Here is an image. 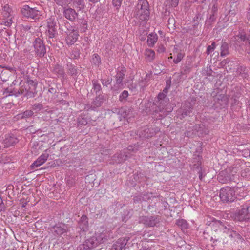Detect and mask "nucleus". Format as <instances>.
Here are the masks:
<instances>
[{
  "instance_id": "nucleus-58",
  "label": "nucleus",
  "mask_w": 250,
  "mask_h": 250,
  "mask_svg": "<svg viewBox=\"0 0 250 250\" xmlns=\"http://www.w3.org/2000/svg\"><path fill=\"white\" fill-rule=\"evenodd\" d=\"M246 52L247 58L250 62V46L246 48Z\"/></svg>"
},
{
  "instance_id": "nucleus-61",
  "label": "nucleus",
  "mask_w": 250,
  "mask_h": 250,
  "mask_svg": "<svg viewBox=\"0 0 250 250\" xmlns=\"http://www.w3.org/2000/svg\"><path fill=\"white\" fill-rule=\"evenodd\" d=\"M143 33H144V35H140L139 36V39L141 41H144L146 39V36L147 35V31H144Z\"/></svg>"
},
{
  "instance_id": "nucleus-39",
  "label": "nucleus",
  "mask_w": 250,
  "mask_h": 250,
  "mask_svg": "<svg viewBox=\"0 0 250 250\" xmlns=\"http://www.w3.org/2000/svg\"><path fill=\"white\" fill-rule=\"evenodd\" d=\"M77 123L79 125H85L88 123V120L84 116L81 115L77 119Z\"/></svg>"
},
{
  "instance_id": "nucleus-4",
  "label": "nucleus",
  "mask_w": 250,
  "mask_h": 250,
  "mask_svg": "<svg viewBox=\"0 0 250 250\" xmlns=\"http://www.w3.org/2000/svg\"><path fill=\"white\" fill-rule=\"evenodd\" d=\"M56 21L54 18H50L46 20V29L45 35L48 43H51L58 37V34L57 30Z\"/></svg>"
},
{
  "instance_id": "nucleus-57",
  "label": "nucleus",
  "mask_w": 250,
  "mask_h": 250,
  "mask_svg": "<svg viewBox=\"0 0 250 250\" xmlns=\"http://www.w3.org/2000/svg\"><path fill=\"white\" fill-rule=\"evenodd\" d=\"M217 10H218L217 5H216V3L213 4L212 9H211V14L216 15Z\"/></svg>"
},
{
  "instance_id": "nucleus-63",
  "label": "nucleus",
  "mask_w": 250,
  "mask_h": 250,
  "mask_svg": "<svg viewBox=\"0 0 250 250\" xmlns=\"http://www.w3.org/2000/svg\"><path fill=\"white\" fill-rule=\"evenodd\" d=\"M166 96V94H164V93H160L158 95L157 98L159 100H161L164 99Z\"/></svg>"
},
{
  "instance_id": "nucleus-17",
  "label": "nucleus",
  "mask_w": 250,
  "mask_h": 250,
  "mask_svg": "<svg viewBox=\"0 0 250 250\" xmlns=\"http://www.w3.org/2000/svg\"><path fill=\"white\" fill-rule=\"evenodd\" d=\"M126 151L123 150L119 153L114 154L112 157L113 164H120L124 162L128 157V154H126Z\"/></svg>"
},
{
  "instance_id": "nucleus-29",
  "label": "nucleus",
  "mask_w": 250,
  "mask_h": 250,
  "mask_svg": "<svg viewBox=\"0 0 250 250\" xmlns=\"http://www.w3.org/2000/svg\"><path fill=\"white\" fill-rule=\"evenodd\" d=\"M96 238V241H97V245L103 243L108 240V237L105 235V234L103 233L95 234V235Z\"/></svg>"
},
{
  "instance_id": "nucleus-49",
  "label": "nucleus",
  "mask_w": 250,
  "mask_h": 250,
  "mask_svg": "<svg viewBox=\"0 0 250 250\" xmlns=\"http://www.w3.org/2000/svg\"><path fill=\"white\" fill-rule=\"evenodd\" d=\"M122 1V0H112L113 5L116 9H118L120 7Z\"/></svg>"
},
{
  "instance_id": "nucleus-47",
  "label": "nucleus",
  "mask_w": 250,
  "mask_h": 250,
  "mask_svg": "<svg viewBox=\"0 0 250 250\" xmlns=\"http://www.w3.org/2000/svg\"><path fill=\"white\" fill-rule=\"evenodd\" d=\"M216 47V44L215 42H213L211 45H208L206 51V54L207 55L210 54L211 52H213Z\"/></svg>"
},
{
  "instance_id": "nucleus-60",
  "label": "nucleus",
  "mask_w": 250,
  "mask_h": 250,
  "mask_svg": "<svg viewBox=\"0 0 250 250\" xmlns=\"http://www.w3.org/2000/svg\"><path fill=\"white\" fill-rule=\"evenodd\" d=\"M198 26V22H195L194 23V24L191 26H188L189 28H190L192 29V31L196 32V29L197 28V26Z\"/></svg>"
},
{
  "instance_id": "nucleus-46",
  "label": "nucleus",
  "mask_w": 250,
  "mask_h": 250,
  "mask_svg": "<svg viewBox=\"0 0 250 250\" xmlns=\"http://www.w3.org/2000/svg\"><path fill=\"white\" fill-rule=\"evenodd\" d=\"M184 54L181 52L177 53L176 57L173 59V62L175 64L178 63L183 58Z\"/></svg>"
},
{
  "instance_id": "nucleus-34",
  "label": "nucleus",
  "mask_w": 250,
  "mask_h": 250,
  "mask_svg": "<svg viewBox=\"0 0 250 250\" xmlns=\"http://www.w3.org/2000/svg\"><path fill=\"white\" fill-rule=\"evenodd\" d=\"M93 89L96 94L99 93L101 89V85L97 80L92 81Z\"/></svg>"
},
{
  "instance_id": "nucleus-26",
  "label": "nucleus",
  "mask_w": 250,
  "mask_h": 250,
  "mask_svg": "<svg viewBox=\"0 0 250 250\" xmlns=\"http://www.w3.org/2000/svg\"><path fill=\"white\" fill-rule=\"evenodd\" d=\"M103 95H99L98 96L95 98L91 104V108L93 110H95V109L101 105L103 103Z\"/></svg>"
},
{
  "instance_id": "nucleus-42",
  "label": "nucleus",
  "mask_w": 250,
  "mask_h": 250,
  "mask_svg": "<svg viewBox=\"0 0 250 250\" xmlns=\"http://www.w3.org/2000/svg\"><path fill=\"white\" fill-rule=\"evenodd\" d=\"M73 4L75 7L79 8V10L83 9L84 7L83 0H75L73 2Z\"/></svg>"
},
{
  "instance_id": "nucleus-38",
  "label": "nucleus",
  "mask_w": 250,
  "mask_h": 250,
  "mask_svg": "<svg viewBox=\"0 0 250 250\" xmlns=\"http://www.w3.org/2000/svg\"><path fill=\"white\" fill-rule=\"evenodd\" d=\"M45 162H43L42 160V159L40 158V157L38 158V159L33 162V163L31 165V168L32 169H34L36 168L40 167Z\"/></svg>"
},
{
  "instance_id": "nucleus-8",
  "label": "nucleus",
  "mask_w": 250,
  "mask_h": 250,
  "mask_svg": "<svg viewBox=\"0 0 250 250\" xmlns=\"http://www.w3.org/2000/svg\"><path fill=\"white\" fill-rule=\"evenodd\" d=\"M158 131L159 129L158 128L146 126L140 129L138 131V133L139 137L144 139L152 137Z\"/></svg>"
},
{
  "instance_id": "nucleus-44",
  "label": "nucleus",
  "mask_w": 250,
  "mask_h": 250,
  "mask_svg": "<svg viewBox=\"0 0 250 250\" xmlns=\"http://www.w3.org/2000/svg\"><path fill=\"white\" fill-rule=\"evenodd\" d=\"M56 4L59 6H64L69 4L72 0H54Z\"/></svg>"
},
{
  "instance_id": "nucleus-55",
  "label": "nucleus",
  "mask_w": 250,
  "mask_h": 250,
  "mask_svg": "<svg viewBox=\"0 0 250 250\" xmlns=\"http://www.w3.org/2000/svg\"><path fill=\"white\" fill-rule=\"evenodd\" d=\"M133 200L134 203H139L140 202L143 201L142 194L140 195L135 196L133 197Z\"/></svg>"
},
{
  "instance_id": "nucleus-27",
  "label": "nucleus",
  "mask_w": 250,
  "mask_h": 250,
  "mask_svg": "<svg viewBox=\"0 0 250 250\" xmlns=\"http://www.w3.org/2000/svg\"><path fill=\"white\" fill-rule=\"evenodd\" d=\"M158 40V36L156 33H151L148 36L147 42L149 47H153Z\"/></svg>"
},
{
  "instance_id": "nucleus-54",
  "label": "nucleus",
  "mask_w": 250,
  "mask_h": 250,
  "mask_svg": "<svg viewBox=\"0 0 250 250\" xmlns=\"http://www.w3.org/2000/svg\"><path fill=\"white\" fill-rule=\"evenodd\" d=\"M191 112V110L189 108L188 109H184L181 114L182 118H185L186 116L189 115Z\"/></svg>"
},
{
  "instance_id": "nucleus-31",
  "label": "nucleus",
  "mask_w": 250,
  "mask_h": 250,
  "mask_svg": "<svg viewBox=\"0 0 250 250\" xmlns=\"http://www.w3.org/2000/svg\"><path fill=\"white\" fill-rule=\"evenodd\" d=\"M237 74L244 78L248 77V70L247 68L243 66H240L237 68Z\"/></svg>"
},
{
  "instance_id": "nucleus-19",
  "label": "nucleus",
  "mask_w": 250,
  "mask_h": 250,
  "mask_svg": "<svg viewBox=\"0 0 250 250\" xmlns=\"http://www.w3.org/2000/svg\"><path fill=\"white\" fill-rule=\"evenodd\" d=\"M67 36L65 40L68 45L73 44L77 40L79 36L78 31L74 29L67 33Z\"/></svg>"
},
{
  "instance_id": "nucleus-21",
  "label": "nucleus",
  "mask_w": 250,
  "mask_h": 250,
  "mask_svg": "<svg viewBox=\"0 0 250 250\" xmlns=\"http://www.w3.org/2000/svg\"><path fill=\"white\" fill-rule=\"evenodd\" d=\"M124 76L125 70H124V69H122L120 71H118L117 74L116 75V85H115L113 87H111V90L114 91L116 90V87L118 88L120 86V85L122 84V82Z\"/></svg>"
},
{
  "instance_id": "nucleus-16",
  "label": "nucleus",
  "mask_w": 250,
  "mask_h": 250,
  "mask_svg": "<svg viewBox=\"0 0 250 250\" xmlns=\"http://www.w3.org/2000/svg\"><path fill=\"white\" fill-rule=\"evenodd\" d=\"M67 73L71 76L75 81H77L78 75L80 74V70L72 63L67 64Z\"/></svg>"
},
{
  "instance_id": "nucleus-28",
  "label": "nucleus",
  "mask_w": 250,
  "mask_h": 250,
  "mask_svg": "<svg viewBox=\"0 0 250 250\" xmlns=\"http://www.w3.org/2000/svg\"><path fill=\"white\" fill-rule=\"evenodd\" d=\"M176 224L183 231L188 228V224L187 221L183 219H179L176 221Z\"/></svg>"
},
{
  "instance_id": "nucleus-1",
  "label": "nucleus",
  "mask_w": 250,
  "mask_h": 250,
  "mask_svg": "<svg viewBox=\"0 0 250 250\" xmlns=\"http://www.w3.org/2000/svg\"><path fill=\"white\" fill-rule=\"evenodd\" d=\"M208 225L212 227H218L219 229H222L224 232L229 234V237L234 241L239 242L244 241L241 235L236 231V228L226 221L222 222L213 219Z\"/></svg>"
},
{
  "instance_id": "nucleus-53",
  "label": "nucleus",
  "mask_w": 250,
  "mask_h": 250,
  "mask_svg": "<svg viewBox=\"0 0 250 250\" xmlns=\"http://www.w3.org/2000/svg\"><path fill=\"white\" fill-rule=\"evenodd\" d=\"M179 0H167V2L172 7H176L178 5Z\"/></svg>"
},
{
  "instance_id": "nucleus-14",
  "label": "nucleus",
  "mask_w": 250,
  "mask_h": 250,
  "mask_svg": "<svg viewBox=\"0 0 250 250\" xmlns=\"http://www.w3.org/2000/svg\"><path fill=\"white\" fill-rule=\"evenodd\" d=\"M63 14L65 18L71 21H75L78 18V13L71 8L64 7Z\"/></svg>"
},
{
  "instance_id": "nucleus-30",
  "label": "nucleus",
  "mask_w": 250,
  "mask_h": 250,
  "mask_svg": "<svg viewBox=\"0 0 250 250\" xmlns=\"http://www.w3.org/2000/svg\"><path fill=\"white\" fill-rule=\"evenodd\" d=\"M139 150L138 146H129L128 147L123 149L124 151H126V154H128V156L130 157L132 155V153H136Z\"/></svg>"
},
{
  "instance_id": "nucleus-36",
  "label": "nucleus",
  "mask_w": 250,
  "mask_h": 250,
  "mask_svg": "<svg viewBox=\"0 0 250 250\" xmlns=\"http://www.w3.org/2000/svg\"><path fill=\"white\" fill-rule=\"evenodd\" d=\"M33 115V112L32 110H26L23 113L18 115L19 118L21 119L27 118L31 117Z\"/></svg>"
},
{
  "instance_id": "nucleus-15",
  "label": "nucleus",
  "mask_w": 250,
  "mask_h": 250,
  "mask_svg": "<svg viewBox=\"0 0 250 250\" xmlns=\"http://www.w3.org/2000/svg\"><path fill=\"white\" fill-rule=\"evenodd\" d=\"M19 142L18 139L13 134L5 135L2 143L5 147H8L16 144Z\"/></svg>"
},
{
  "instance_id": "nucleus-12",
  "label": "nucleus",
  "mask_w": 250,
  "mask_h": 250,
  "mask_svg": "<svg viewBox=\"0 0 250 250\" xmlns=\"http://www.w3.org/2000/svg\"><path fill=\"white\" fill-rule=\"evenodd\" d=\"M247 210L246 206H243L242 208L235 213L234 219L240 222L248 221L250 219L249 217L247 215Z\"/></svg>"
},
{
  "instance_id": "nucleus-37",
  "label": "nucleus",
  "mask_w": 250,
  "mask_h": 250,
  "mask_svg": "<svg viewBox=\"0 0 250 250\" xmlns=\"http://www.w3.org/2000/svg\"><path fill=\"white\" fill-rule=\"evenodd\" d=\"M142 200L144 201L152 200L154 198H155V196L153 195V193L152 192L142 193Z\"/></svg>"
},
{
  "instance_id": "nucleus-59",
  "label": "nucleus",
  "mask_w": 250,
  "mask_h": 250,
  "mask_svg": "<svg viewBox=\"0 0 250 250\" xmlns=\"http://www.w3.org/2000/svg\"><path fill=\"white\" fill-rule=\"evenodd\" d=\"M201 19V16L200 14H197L193 19L194 23L198 22Z\"/></svg>"
},
{
  "instance_id": "nucleus-13",
  "label": "nucleus",
  "mask_w": 250,
  "mask_h": 250,
  "mask_svg": "<svg viewBox=\"0 0 250 250\" xmlns=\"http://www.w3.org/2000/svg\"><path fill=\"white\" fill-rule=\"evenodd\" d=\"M129 239L122 238L119 239L112 246V250H125L129 247V244H127Z\"/></svg>"
},
{
  "instance_id": "nucleus-48",
  "label": "nucleus",
  "mask_w": 250,
  "mask_h": 250,
  "mask_svg": "<svg viewBox=\"0 0 250 250\" xmlns=\"http://www.w3.org/2000/svg\"><path fill=\"white\" fill-rule=\"evenodd\" d=\"M47 149L45 150L44 152L39 157L40 158L42 159L44 162H45L47 161L49 156V153H47Z\"/></svg>"
},
{
  "instance_id": "nucleus-40",
  "label": "nucleus",
  "mask_w": 250,
  "mask_h": 250,
  "mask_svg": "<svg viewBox=\"0 0 250 250\" xmlns=\"http://www.w3.org/2000/svg\"><path fill=\"white\" fill-rule=\"evenodd\" d=\"M216 15L211 14L209 18H208L206 21V26L208 27H209L211 25V24L215 21L216 20Z\"/></svg>"
},
{
  "instance_id": "nucleus-64",
  "label": "nucleus",
  "mask_w": 250,
  "mask_h": 250,
  "mask_svg": "<svg viewBox=\"0 0 250 250\" xmlns=\"http://www.w3.org/2000/svg\"><path fill=\"white\" fill-rule=\"evenodd\" d=\"M48 91L52 94H55L57 92V88L54 87H49Z\"/></svg>"
},
{
  "instance_id": "nucleus-9",
  "label": "nucleus",
  "mask_w": 250,
  "mask_h": 250,
  "mask_svg": "<svg viewBox=\"0 0 250 250\" xmlns=\"http://www.w3.org/2000/svg\"><path fill=\"white\" fill-rule=\"evenodd\" d=\"M21 12L22 16L32 19L39 18L40 12L36 8H30L28 5H24L21 9Z\"/></svg>"
},
{
  "instance_id": "nucleus-32",
  "label": "nucleus",
  "mask_w": 250,
  "mask_h": 250,
  "mask_svg": "<svg viewBox=\"0 0 250 250\" xmlns=\"http://www.w3.org/2000/svg\"><path fill=\"white\" fill-rule=\"evenodd\" d=\"M155 55V52L151 49H146L145 51L146 58L149 62H151L154 60Z\"/></svg>"
},
{
  "instance_id": "nucleus-23",
  "label": "nucleus",
  "mask_w": 250,
  "mask_h": 250,
  "mask_svg": "<svg viewBox=\"0 0 250 250\" xmlns=\"http://www.w3.org/2000/svg\"><path fill=\"white\" fill-rule=\"evenodd\" d=\"M78 227L83 231H86L88 230L89 225L87 217L83 215L78 222Z\"/></svg>"
},
{
  "instance_id": "nucleus-5",
  "label": "nucleus",
  "mask_w": 250,
  "mask_h": 250,
  "mask_svg": "<svg viewBox=\"0 0 250 250\" xmlns=\"http://www.w3.org/2000/svg\"><path fill=\"white\" fill-rule=\"evenodd\" d=\"M219 196L221 201L224 203H231L236 198L234 189L229 187L222 188L220 190Z\"/></svg>"
},
{
  "instance_id": "nucleus-24",
  "label": "nucleus",
  "mask_w": 250,
  "mask_h": 250,
  "mask_svg": "<svg viewBox=\"0 0 250 250\" xmlns=\"http://www.w3.org/2000/svg\"><path fill=\"white\" fill-rule=\"evenodd\" d=\"M229 53V44L224 42L222 41L220 47V56L225 57L228 55Z\"/></svg>"
},
{
  "instance_id": "nucleus-3",
  "label": "nucleus",
  "mask_w": 250,
  "mask_h": 250,
  "mask_svg": "<svg viewBox=\"0 0 250 250\" xmlns=\"http://www.w3.org/2000/svg\"><path fill=\"white\" fill-rule=\"evenodd\" d=\"M238 170L239 168L236 167H228L219 172L217 176L218 181L222 184L236 182L239 177Z\"/></svg>"
},
{
  "instance_id": "nucleus-10",
  "label": "nucleus",
  "mask_w": 250,
  "mask_h": 250,
  "mask_svg": "<svg viewBox=\"0 0 250 250\" xmlns=\"http://www.w3.org/2000/svg\"><path fill=\"white\" fill-rule=\"evenodd\" d=\"M97 246L98 245L96 238L95 236H92L86 239L83 244H80L77 247V250H89Z\"/></svg>"
},
{
  "instance_id": "nucleus-18",
  "label": "nucleus",
  "mask_w": 250,
  "mask_h": 250,
  "mask_svg": "<svg viewBox=\"0 0 250 250\" xmlns=\"http://www.w3.org/2000/svg\"><path fill=\"white\" fill-rule=\"evenodd\" d=\"M52 229L55 234L60 236L67 232L68 227L65 224L59 223L55 225Z\"/></svg>"
},
{
  "instance_id": "nucleus-7",
  "label": "nucleus",
  "mask_w": 250,
  "mask_h": 250,
  "mask_svg": "<svg viewBox=\"0 0 250 250\" xmlns=\"http://www.w3.org/2000/svg\"><path fill=\"white\" fill-rule=\"evenodd\" d=\"M37 93L36 89H34V92L31 91L30 87L23 85L21 86L19 89H14L11 92L10 95H14L16 96H18L20 95H23L28 98H33L35 96Z\"/></svg>"
},
{
  "instance_id": "nucleus-22",
  "label": "nucleus",
  "mask_w": 250,
  "mask_h": 250,
  "mask_svg": "<svg viewBox=\"0 0 250 250\" xmlns=\"http://www.w3.org/2000/svg\"><path fill=\"white\" fill-rule=\"evenodd\" d=\"M52 72L53 74L57 75V77H62V79H65L66 75L63 68L58 64L54 65L53 67Z\"/></svg>"
},
{
  "instance_id": "nucleus-62",
  "label": "nucleus",
  "mask_w": 250,
  "mask_h": 250,
  "mask_svg": "<svg viewBox=\"0 0 250 250\" xmlns=\"http://www.w3.org/2000/svg\"><path fill=\"white\" fill-rule=\"evenodd\" d=\"M175 23V20L173 18H169L168 20V25H174Z\"/></svg>"
},
{
  "instance_id": "nucleus-2",
  "label": "nucleus",
  "mask_w": 250,
  "mask_h": 250,
  "mask_svg": "<svg viewBox=\"0 0 250 250\" xmlns=\"http://www.w3.org/2000/svg\"><path fill=\"white\" fill-rule=\"evenodd\" d=\"M149 6L146 0H140L138 1L134 12V17L138 20L140 25H144L149 18Z\"/></svg>"
},
{
  "instance_id": "nucleus-11",
  "label": "nucleus",
  "mask_w": 250,
  "mask_h": 250,
  "mask_svg": "<svg viewBox=\"0 0 250 250\" xmlns=\"http://www.w3.org/2000/svg\"><path fill=\"white\" fill-rule=\"evenodd\" d=\"M159 216H145L140 218V221L148 227H153L160 222Z\"/></svg>"
},
{
  "instance_id": "nucleus-20",
  "label": "nucleus",
  "mask_w": 250,
  "mask_h": 250,
  "mask_svg": "<svg viewBox=\"0 0 250 250\" xmlns=\"http://www.w3.org/2000/svg\"><path fill=\"white\" fill-rule=\"evenodd\" d=\"M236 37L244 42L248 46H250V30L248 31H240Z\"/></svg>"
},
{
  "instance_id": "nucleus-33",
  "label": "nucleus",
  "mask_w": 250,
  "mask_h": 250,
  "mask_svg": "<svg viewBox=\"0 0 250 250\" xmlns=\"http://www.w3.org/2000/svg\"><path fill=\"white\" fill-rule=\"evenodd\" d=\"M91 62L95 66L99 67L101 64V58L97 54H94L91 59Z\"/></svg>"
},
{
  "instance_id": "nucleus-43",
  "label": "nucleus",
  "mask_w": 250,
  "mask_h": 250,
  "mask_svg": "<svg viewBox=\"0 0 250 250\" xmlns=\"http://www.w3.org/2000/svg\"><path fill=\"white\" fill-rule=\"evenodd\" d=\"M128 92L126 90H124L119 96V101L121 102H125L128 96Z\"/></svg>"
},
{
  "instance_id": "nucleus-52",
  "label": "nucleus",
  "mask_w": 250,
  "mask_h": 250,
  "mask_svg": "<svg viewBox=\"0 0 250 250\" xmlns=\"http://www.w3.org/2000/svg\"><path fill=\"white\" fill-rule=\"evenodd\" d=\"M182 31L184 33H189L191 35H195V32L192 31V29L188 27H184L182 28Z\"/></svg>"
},
{
  "instance_id": "nucleus-51",
  "label": "nucleus",
  "mask_w": 250,
  "mask_h": 250,
  "mask_svg": "<svg viewBox=\"0 0 250 250\" xmlns=\"http://www.w3.org/2000/svg\"><path fill=\"white\" fill-rule=\"evenodd\" d=\"M112 81L111 79L108 78L107 79H101V82L103 86H107L108 85L110 84Z\"/></svg>"
},
{
  "instance_id": "nucleus-50",
  "label": "nucleus",
  "mask_w": 250,
  "mask_h": 250,
  "mask_svg": "<svg viewBox=\"0 0 250 250\" xmlns=\"http://www.w3.org/2000/svg\"><path fill=\"white\" fill-rule=\"evenodd\" d=\"M43 109V106L41 104H36L33 105L32 109L36 112H38L40 111L41 110Z\"/></svg>"
},
{
  "instance_id": "nucleus-35",
  "label": "nucleus",
  "mask_w": 250,
  "mask_h": 250,
  "mask_svg": "<svg viewBox=\"0 0 250 250\" xmlns=\"http://www.w3.org/2000/svg\"><path fill=\"white\" fill-rule=\"evenodd\" d=\"M26 86H29L30 87V89L32 92H34V89H36L37 83L36 82L30 79H27L26 82V84H24Z\"/></svg>"
},
{
  "instance_id": "nucleus-45",
  "label": "nucleus",
  "mask_w": 250,
  "mask_h": 250,
  "mask_svg": "<svg viewBox=\"0 0 250 250\" xmlns=\"http://www.w3.org/2000/svg\"><path fill=\"white\" fill-rule=\"evenodd\" d=\"M3 10L5 12L4 16L8 17L10 15L12 12V9L10 7V6L6 4L4 5L3 7Z\"/></svg>"
},
{
  "instance_id": "nucleus-56",
  "label": "nucleus",
  "mask_w": 250,
  "mask_h": 250,
  "mask_svg": "<svg viewBox=\"0 0 250 250\" xmlns=\"http://www.w3.org/2000/svg\"><path fill=\"white\" fill-rule=\"evenodd\" d=\"M166 83H167V85H166L165 88L164 89V90H163V91L165 93L167 92V90L169 89V88L170 87L171 81L167 80L166 81Z\"/></svg>"
},
{
  "instance_id": "nucleus-6",
  "label": "nucleus",
  "mask_w": 250,
  "mask_h": 250,
  "mask_svg": "<svg viewBox=\"0 0 250 250\" xmlns=\"http://www.w3.org/2000/svg\"><path fill=\"white\" fill-rule=\"evenodd\" d=\"M33 52L36 57L43 58L46 54V47L42 39L39 37L35 39L33 42Z\"/></svg>"
},
{
  "instance_id": "nucleus-41",
  "label": "nucleus",
  "mask_w": 250,
  "mask_h": 250,
  "mask_svg": "<svg viewBox=\"0 0 250 250\" xmlns=\"http://www.w3.org/2000/svg\"><path fill=\"white\" fill-rule=\"evenodd\" d=\"M80 50L77 49H73L70 54V58L72 59H78L80 57Z\"/></svg>"
},
{
  "instance_id": "nucleus-25",
  "label": "nucleus",
  "mask_w": 250,
  "mask_h": 250,
  "mask_svg": "<svg viewBox=\"0 0 250 250\" xmlns=\"http://www.w3.org/2000/svg\"><path fill=\"white\" fill-rule=\"evenodd\" d=\"M192 69L191 63L190 61L186 62L185 64L181 67L180 73L182 75L189 74Z\"/></svg>"
}]
</instances>
